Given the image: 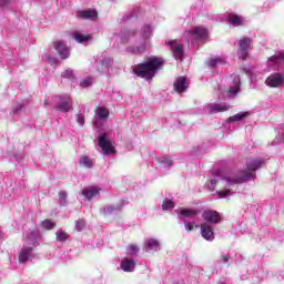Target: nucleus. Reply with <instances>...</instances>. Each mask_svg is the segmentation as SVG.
Here are the masks:
<instances>
[{
	"instance_id": "ddd939ff",
	"label": "nucleus",
	"mask_w": 284,
	"mask_h": 284,
	"mask_svg": "<svg viewBox=\"0 0 284 284\" xmlns=\"http://www.w3.org/2000/svg\"><path fill=\"white\" fill-rule=\"evenodd\" d=\"M78 19H87L89 21H97L99 13L94 9L80 10L77 12Z\"/></svg>"
},
{
	"instance_id": "4468645a",
	"label": "nucleus",
	"mask_w": 284,
	"mask_h": 284,
	"mask_svg": "<svg viewBox=\"0 0 284 284\" xmlns=\"http://www.w3.org/2000/svg\"><path fill=\"white\" fill-rule=\"evenodd\" d=\"M54 50H57L58 54L61 59L70 58V48L65 47V44L61 41H57L53 43Z\"/></svg>"
},
{
	"instance_id": "a878e982",
	"label": "nucleus",
	"mask_w": 284,
	"mask_h": 284,
	"mask_svg": "<svg viewBox=\"0 0 284 284\" xmlns=\"http://www.w3.org/2000/svg\"><path fill=\"white\" fill-rule=\"evenodd\" d=\"M126 50L131 54H143L145 52V41L141 42L138 47H129Z\"/></svg>"
},
{
	"instance_id": "f8f14e48",
	"label": "nucleus",
	"mask_w": 284,
	"mask_h": 284,
	"mask_svg": "<svg viewBox=\"0 0 284 284\" xmlns=\"http://www.w3.org/2000/svg\"><path fill=\"white\" fill-rule=\"evenodd\" d=\"M202 219L207 223L216 224L221 222V214L214 210H206L202 213Z\"/></svg>"
},
{
	"instance_id": "1a4fd4ad",
	"label": "nucleus",
	"mask_w": 284,
	"mask_h": 284,
	"mask_svg": "<svg viewBox=\"0 0 284 284\" xmlns=\"http://www.w3.org/2000/svg\"><path fill=\"white\" fill-rule=\"evenodd\" d=\"M268 88H281L284 83V77L281 73H273L265 80Z\"/></svg>"
},
{
	"instance_id": "c9c22d12",
	"label": "nucleus",
	"mask_w": 284,
	"mask_h": 284,
	"mask_svg": "<svg viewBox=\"0 0 284 284\" xmlns=\"http://www.w3.org/2000/svg\"><path fill=\"white\" fill-rule=\"evenodd\" d=\"M61 77L63 79H69L70 81H74V70L72 69H67L64 72H62Z\"/></svg>"
},
{
	"instance_id": "423d86ee",
	"label": "nucleus",
	"mask_w": 284,
	"mask_h": 284,
	"mask_svg": "<svg viewBox=\"0 0 284 284\" xmlns=\"http://www.w3.org/2000/svg\"><path fill=\"white\" fill-rule=\"evenodd\" d=\"M55 109L58 112H72V98L68 94L59 97Z\"/></svg>"
},
{
	"instance_id": "473e14b6",
	"label": "nucleus",
	"mask_w": 284,
	"mask_h": 284,
	"mask_svg": "<svg viewBox=\"0 0 284 284\" xmlns=\"http://www.w3.org/2000/svg\"><path fill=\"white\" fill-rule=\"evenodd\" d=\"M41 227H43V230H54L57 223L52 222V220H44L41 222Z\"/></svg>"
},
{
	"instance_id": "58836bf2",
	"label": "nucleus",
	"mask_w": 284,
	"mask_h": 284,
	"mask_svg": "<svg viewBox=\"0 0 284 284\" xmlns=\"http://www.w3.org/2000/svg\"><path fill=\"white\" fill-rule=\"evenodd\" d=\"M173 207H174V202H172V200L165 199L162 204V210H173Z\"/></svg>"
},
{
	"instance_id": "2f4dec72",
	"label": "nucleus",
	"mask_w": 284,
	"mask_h": 284,
	"mask_svg": "<svg viewBox=\"0 0 284 284\" xmlns=\"http://www.w3.org/2000/svg\"><path fill=\"white\" fill-rule=\"evenodd\" d=\"M59 203L62 207H65V205H68V193L65 191L59 192Z\"/></svg>"
},
{
	"instance_id": "dca6fc26",
	"label": "nucleus",
	"mask_w": 284,
	"mask_h": 284,
	"mask_svg": "<svg viewBox=\"0 0 284 284\" xmlns=\"http://www.w3.org/2000/svg\"><path fill=\"white\" fill-rule=\"evenodd\" d=\"M201 234L205 241H214V227L207 223L201 224Z\"/></svg>"
},
{
	"instance_id": "6e6552de",
	"label": "nucleus",
	"mask_w": 284,
	"mask_h": 284,
	"mask_svg": "<svg viewBox=\"0 0 284 284\" xmlns=\"http://www.w3.org/2000/svg\"><path fill=\"white\" fill-rule=\"evenodd\" d=\"M240 90H241V77H239L237 74H234L233 84L226 91V97H229V99H234V97L239 94Z\"/></svg>"
},
{
	"instance_id": "bb28decb",
	"label": "nucleus",
	"mask_w": 284,
	"mask_h": 284,
	"mask_svg": "<svg viewBox=\"0 0 284 284\" xmlns=\"http://www.w3.org/2000/svg\"><path fill=\"white\" fill-rule=\"evenodd\" d=\"M246 116H250V112H240L229 119L231 123H234L235 121H243V119H246Z\"/></svg>"
},
{
	"instance_id": "f704fd0d",
	"label": "nucleus",
	"mask_w": 284,
	"mask_h": 284,
	"mask_svg": "<svg viewBox=\"0 0 284 284\" xmlns=\"http://www.w3.org/2000/svg\"><path fill=\"white\" fill-rule=\"evenodd\" d=\"M80 164L84 168H92L94 165V161H92L89 156H82L80 159Z\"/></svg>"
},
{
	"instance_id": "9b49d317",
	"label": "nucleus",
	"mask_w": 284,
	"mask_h": 284,
	"mask_svg": "<svg viewBox=\"0 0 284 284\" xmlns=\"http://www.w3.org/2000/svg\"><path fill=\"white\" fill-rule=\"evenodd\" d=\"M227 110H230V105H227L225 103H223V104H216V103L207 104L204 108L205 114H216L219 112H225Z\"/></svg>"
},
{
	"instance_id": "5701e85b",
	"label": "nucleus",
	"mask_w": 284,
	"mask_h": 284,
	"mask_svg": "<svg viewBox=\"0 0 284 284\" xmlns=\"http://www.w3.org/2000/svg\"><path fill=\"white\" fill-rule=\"evenodd\" d=\"M95 65L98 68V72H105L110 65H112V59L106 58L101 61H95Z\"/></svg>"
},
{
	"instance_id": "aec40b11",
	"label": "nucleus",
	"mask_w": 284,
	"mask_h": 284,
	"mask_svg": "<svg viewBox=\"0 0 284 284\" xmlns=\"http://www.w3.org/2000/svg\"><path fill=\"white\" fill-rule=\"evenodd\" d=\"M281 63H284V53L275 54L267 60L268 68H276V65H281Z\"/></svg>"
},
{
	"instance_id": "37998d69",
	"label": "nucleus",
	"mask_w": 284,
	"mask_h": 284,
	"mask_svg": "<svg viewBox=\"0 0 284 284\" xmlns=\"http://www.w3.org/2000/svg\"><path fill=\"white\" fill-rule=\"evenodd\" d=\"M77 123H79V125L85 124V115H83V113L77 115Z\"/></svg>"
},
{
	"instance_id": "2eb2a0df",
	"label": "nucleus",
	"mask_w": 284,
	"mask_h": 284,
	"mask_svg": "<svg viewBox=\"0 0 284 284\" xmlns=\"http://www.w3.org/2000/svg\"><path fill=\"white\" fill-rule=\"evenodd\" d=\"M190 87V82H187V78L185 77H180L175 80L174 82V90L178 92V94H181L187 90Z\"/></svg>"
},
{
	"instance_id": "4c0bfd02",
	"label": "nucleus",
	"mask_w": 284,
	"mask_h": 284,
	"mask_svg": "<svg viewBox=\"0 0 284 284\" xmlns=\"http://www.w3.org/2000/svg\"><path fill=\"white\" fill-rule=\"evenodd\" d=\"M159 161L162 168H172V160H170V158L164 156V158H161Z\"/></svg>"
},
{
	"instance_id": "f3484780",
	"label": "nucleus",
	"mask_w": 284,
	"mask_h": 284,
	"mask_svg": "<svg viewBox=\"0 0 284 284\" xmlns=\"http://www.w3.org/2000/svg\"><path fill=\"white\" fill-rule=\"evenodd\" d=\"M144 250L146 252H159L161 250V243L155 239H148L144 241Z\"/></svg>"
},
{
	"instance_id": "8fccbe9b",
	"label": "nucleus",
	"mask_w": 284,
	"mask_h": 284,
	"mask_svg": "<svg viewBox=\"0 0 284 284\" xmlns=\"http://www.w3.org/2000/svg\"><path fill=\"white\" fill-rule=\"evenodd\" d=\"M45 105H48V100L45 101Z\"/></svg>"
},
{
	"instance_id": "0eeeda50",
	"label": "nucleus",
	"mask_w": 284,
	"mask_h": 284,
	"mask_svg": "<svg viewBox=\"0 0 284 284\" xmlns=\"http://www.w3.org/2000/svg\"><path fill=\"white\" fill-rule=\"evenodd\" d=\"M98 145L101 148L104 154H114V146L112 145V142L108 140V134L103 133L99 136Z\"/></svg>"
},
{
	"instance_id": "79ce46f5",
	"label": "nucleus",
	"mask_w": 284,
	"mask_h": 284,
	"mask_svg": "<svg viewBox=\"0 0 284 284\" xmlns=\"http://www.w3.org/2000/svg\"><path fill=\"white\" fill-rule=\"evenodd\" d=\"M83 227H85V221L84 220H78L75 222V230H78V232H81V230H83Z\"/></svg>"
},
{
	"instance_id": "ea45409f",
	"label": "nucleus",
	"mask_w": 284,
	"mask_h": 284,
	"mask_svg": "<svg viewBox=\"0 0 284 284\" xmlns=\"http://www.w3.org/2000/svg\"><path fill=\"white\" fill-rule=\"evenodd\" d=\"M120 209H121V206L109 205L103 209V213L112 214V213L116 212V210H120Z\"/></svg>"
},
{
	"instance_id": "7ed1b4c3",
	"label": "nucleus",
	"mask_w": 284,
	"mask_h": 284,
	"mask_svg": "<svg viewBox=\"0 0 284 284\" xmlns=\"http://www.w3.org/2000/svg\"><path fill=\"white\" fill-rule=\"evenodd\" d=\"M39 245V230L29 231L24 239V244L19 252V263H28L34 258V247Z\"/></svg>"
},
{
	"instance_id": "a18cd8bd",
	"label": "nucleus",
	"mask_w": 284,
	"mask_h": 284,
	"mask_svg": "<svg viewBox=\"0 0 284 284\" xmlns=\"http://www.w3.org/2000/svg\"><path fill=\"white\" fill-rule=\"evenodd\" d=\"M10 3V0H0V8H6Z\"/></svg>"
},
{
	"instance_id": "e433bc0d",
	"label": "nucleus",
	"mask_w": 284,
	"mask_h": 284,
	"mask_svg": "<svg viewBox=\"0 0 284 284\" xmlns=\"http://www.w3.org/2000/svg\"><path fill=\"white\" fill-rule=\"evenodd\" d=\"M130 37H134V31H126L120 37L121 43H128Z\"/></svg>"
},
{
	"instance_id": "20e7f679",
	"label": "nucleus",
	"mask_w": 284,
	"mask_h": 284,
	"mask_svg": "<svg viewBox=\"0 0 284 284\" xmlns=\"http://www.w3.org/2000/svg\"><path fill=\"white\" fill-rule=\"evenodd\" d=\"M178 219L184 223L186 232H192L194 229H199V224L194 222L197 215L201 214V211L197 209H178L176 211Z\"/></svg>"
},
{
	"instance_id": "39448f33",
	"label": "nucleus",
	"mask_w": 284,
	"mask_h": 284,
	"mask_svg": "<svg viewBox=\"0 0 284 284\" xmlns=\"http://www.w3.org/2000/svg\"><path fill=\"white\" fill-rule=\"evenodd\" d=\"M186 37L191 43H199L207 39V29L205 27H195L186 32Z\"/></svg>"
},
{
	"instance_id": "a211bd4d",
	"label": "nucleus",
	"mask_w": 284,
	"mask_h": 284,
	"mask_svg": "<svg viewBox=\"0 0 284 284\" xmlns=\"http://www.w3.org/2000/svg\"><path fill=\"white\" fill-rule=\"evenodd\" d=\"M174 59H183V45L179 44L176 40L169 42Z\"/></svg>"
},
{
	"instance_id": "b1692460",
	"label": "nucleus",
	"mask_w": 284,
	"mask_h": 284,
	"mask_svg": "<svg viewBox=\"0 0 284 284\" xmlns=\"http://www.w3.org/2000/svg\"><path fill=\"white\" fill-rule=\"evenodd\" d=\"M225 63H226L225 57H215L209 60L207 65L210 68H216L219 65H225Z\"/></svg>"
},
{
	"instance_id": "09e8293b",
	"label": "nucleus",
	"mask_w": 284,
	"mask_h": 284,
	"mask_svg": "<svg viewBox=\"0 0 284 284\" xmlns=\"http://www.w3.org/2000/svg\"><path fill=\"white\" fill-rule=\"evenodd\" d=\"M23 108V105L19 104V106H17L16 111H19Z\"/></svg>"
},
{
	"instance_id": "c85d7f7f",
	"label": "nucleus",
	"mask_w": 284,
	"mask_h": 284,
	"mask_svg": "<svg viewBox=\"0 0 284 284\" xmlns=\"http://www.w3.org/2000/svg\"><path fill=\"white\" fill-rule=\"evenodd\" d=\"M141 32L143 39H150V37H152V32H154V29L150 24H146L142 28Z\"/></svg>"
},
{
	"instance_id": "6ab92c4d",
	"label": "nucleus",
	"mask_w": 284,
	"mask_h": 284,
	"mask_svg": "<svg viewBox=\"0 0 284 284\" xmlns=\"http://www.w3.org/2000/svg\"><path fill=\"white\" fill-rule=\"evenodd\" d=\"M72 39H74L78 43H90L92 36L83 34L81 31H74L72 33Z\"/></svg>"
},
{
	"instance_id": "412c9836",
	"label": "nucleus",
	"mask_w": 284,
	"mask_h": 284,
	"mask_svg": "<svg viewBox=\"0 0 284 284\" xmlns=\"http://www.w3.org/2000/svg\"><path fill=\"white\" fill-rule=\"evenodd\" d=\"M99 192H101L99 186H89L82 190V195L85 196V199H94V196H99Z\"/></svg>"
},
{
	"instance_id": "c03bdc74",
	"label": "nucleus",
	"mask_w": 284,
	"mask_h": 284,
	"mask_svg": "<svg viewBox=\"0 0 284 284\" xmlns=\"http://www.w3.org/2000/svg\"><path fill=\"white\" fill-rule=\"evenodd\" d=\"M135 11L139 12V9L134 10L131 16H130V14H125V16L123 17V20H124V21H129V19H132V17H136V12H135Z\"/></svg>"
},
{
	"instance_id": "393cba45",
	"label": "nucleus",
	"mask_w": 284,
	"mask_h": 284,
	"mask_svg": "<svg viewBox=\"0 0 284 284\" xmlns=\"http://www.w3.org/2000/svg\"><path fill=\"white\" fill-rule=\"evenodd\" d=\"M97 119H100V121H105L108 116H110V111L105 106H98L95 110Z\"/></svg>"
},
{
	"instance_id": "c756f323",
	"label": "nucleus",
	"mask_w": 284,
	"mask_h": 284,
	"mask_svg": "<svg viewBox=\"0 0 284 284\" xmlns=\"http://www.w3.org/2000/svg\"><path fill=\"white\" fill-rule=\"evenodd\" d=\"M42 61L50 63V65H57V63H59V60L55 57L50 55V53H44L42 55Z\"/></svg>"
},
{
	"instance_id": "7c9ffc66",
	"label": "nucleus",
	"mask_w": 284,
	"mask_h": 284,
	"mask_svg": "<svg viewBox=\"0 0 284 284\" xmlns=\"http://www.w3.org/2000/svg\"><path fill=\"white\" fill-rule=\"evenodd\" d=\"M231 26H243V18L236 14H232L229 19Z\"/></svg>"
},
{
	"instance_id": "72a5a7b5",
	"label": "nucleus",
	"mask_w": 284,
	"mask_h": 284,
	"mask_svg": "<svg viewBox=\"0 0 284 284\" xmlns=\"http://www.w3.org/2000/svg\"><path fill=\"white\" fill-rule=\"evenodd\" d=\"M128 256H136L139 254V246L136 244H130L126 248Z\"/></svg>"
},
{
	"instance_id": "f03ea898",
	"label": "nucleus",
	"mask_w": 284,
	"mask_h": 284,
	"mask_svg": "<svg viewBox=\"0 0 284 284\" xmlns=\"http://www.w3.org/2000/svg\"><path fill=\"white\" fill-rule=\"evenodd\" d=\"M163 58L151 57L145 63L134 67L133 72L138 77H141V79L150 81V79H152L156 74V71L163 68Z\"/></svg>"
},
{
	"instance_id": "4be33fe9",
	"label": "nucleus",
	"mask_w": 284,
	"mask_h": 284,
	"mask_svg": "<svg viewBox=\"0 0 284 284\" xmlns=\"http://www.w3.org/2000/svg\"><path fill=\"white\" fill-rule=\"evenodd\" d=\"M134 267H136V262H134V260L128 257L122 260L121 270H123V272H134Z\"/></svg>"
},
{
	"instance_id": "9d476101",
	"label": "nucleus",
	"mask_w": 284,
	"mask_h": 284,
	"mask_svg": "<svg viewBox=\"0 0 284 284\" xmlns=\"http://www.w3.org/2000/svg\"><path fill=\"white\" fill-rule=\"evenodd\" d=\"M240 45V51H239V57L242 59V61H245L247 59V49L252 47V39L250 38H244L241 39L239 42Z\"/></svg>"
},
{
	"instance_id": "cd10ccee",
	"label": "nucleus",
	"mask_w": 284,
	"mask_h": 284,
	"mask_svg": "<svg viewBox=\"0 0 284 284\" xmlns=\"http://www.w3.org/2000/svg\"><path fill=\"white\" fill-rule=\"evenodd\" d=\"M57 236V241H60L61 243L68 241V239H70V235L68 233H65V231H63L62 229H59L55 233Z\"/></svg>"
},
{
	"instance_id": "a19ab883",
	"label": "nucleus",
	"mask_w": 284,
	"mask_h": 284,
	"mask_svg": "<svg viewBox=\"0 0 284 284\" xmlns=\"http://www.w3.org/2000/svg\"><path fill=\"white\" fill-rule=\"evenodd\" d=\"M92 83H93L92 78H85L84 80H82V81L80 82V85H81L82 88H90V85H92Z\"/></svg>"
},
{
	"instance_id": "49530a36",
	"label": "nucleus",
	"mask_w": 284,
	"mask_h": 284,
	"mask_svg": "<svg viewBox=\"0 0 284 284\" xmlns=\"http://www.w3.org/2000/svg\"><path fill=\"white\" fill-rule=\"evenodd\" d=\"M222 261H223L224 263H229V262H230V255H229V254L222 255Z\"/></svg>"
},
{
	"instance_id": "de8ad7c7",
	"label": "nucleus",
	"mask_w": 284,
	"mask_h": 284,
	"mask_svg": "<svg viewBox=\"0 0 284 284\" xmlns=\"http://www.w3.org/2000/svg\"><path fill=\"white\" fill-rule=\"evenodd\" d=\"M3 241V233L0 230V243Z\"/></svg>"
},
{
	"instance_id": "f257e3e1",
	"label": "nucleus",
	"mask_w": 284,
	"mask_h": 284,
	"mask_svg": "<svg viewBox=\"0 0 284 284\" xmlns=\"http://www.w3.org/2000/svg\"><path fill=\"white\" fill-rule=\"evenodd\" d=\"M265 160L263 159H248L246 161V169L240 172L239 176L232 174L223 175L221 171H216L211 175L206 182V187L211 192L217 191L219 199H227L234 194V187L239 183H245L250 179H255L256 170L263 168Z\"/></svg>"
}]
</instances>
